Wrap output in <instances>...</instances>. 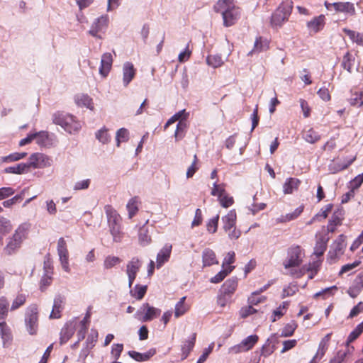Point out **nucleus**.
I'll use <instances>...</instances> for the list:
<instances>
[{
  "label": "nucleus",
  "instance_id": "obj_2",
  "mask_svg": "<svg viewBox=\"0 0 363 363\" xmlns=\"http://www.w3.org/2000/svg\"><path fill=\"white\" fill-rule=\"evenodd\" d=\"M52 121L71 134L77 133L82 128L80 122L74 116L61 111L53 114Z\"/></svg>",
  "mask_w": 363,
  "mask_h": 363
},
{
  "label": "nucleus",
  "instance_id": "obj_20",
  "mask_svg": "<svg viewBox=\"0 0 363 363\" xmlns=\"http://www.w3.org/2000/svg\"><path fill=\"white\" fill-rule=\"evenodd\" d=\"M363 289V272L358 274L353 281L352 285L349 288L347 293L352 297L355 298Z\"/></svg>",
  "mask_w": 363,
  "mask_h": 363
},
{
  "label": "nucleus",
  "instance_id": "obj_32",
  "mask_svg": "<svg viewBox=\"0 0 363 363\" xmlns=\"http://www.w3.org/2000/svg\"><path fill=\"white\" fill-rule=\"evenodd\" d=\"M332 333L327 334L320 342L318 351L315 355V358L320 359L325 354L329 347L330 341Z\"/></svg>",
  "mask_w": 363,
  "mask_h": 363
},
{
  "label": "nucleus",
  "instance_id": "obj_52",
  "mask_svg": "<svg viewBox=\"0 0 363 363\" xmlns=\"http://www.w3.org/2000/svg\"><path fill=\"white\" fill-rule=\"evenodd\" d=\"M289 306L288 301H284L277 309L273 312L272 322H275L277 319L281 318L286 313Z\"/></svg>",
  "mask_w": 363,
  "mask_h": 363
},
{
  "label": "nucleus",
  "instance_id": "obj_35",
  "mask_svg": "<svg viewBox=\"0 0 363 363\" xmlns=\"http://www.w3.org/2000/svg\"><path fill=\"white\" fill-rule=\"evenodd\" d=\"M186 298V296L182 297L175 305L174 317L176 318L182 316L190 309V306L185 303Z\"/></svg>",
  "mask_w": 363,
  "mask_h": 363
},
{
  "label": "nucleus",
  "instance_id": "obj_60",
  "mask_svg": "<svg viewBox=\"0 0 363 363\" xmlns=\"http://www.w3.org/2000/svg\"><path fill=\"white\" fill-rule=\"evenodd\" d=\"M26 302V296L23 294H18L13 301L11 311H15L23 306Z\"/></svg>",
  "mask_w": 363,
  "mask_h": 363
},
{
  "label": "nucleus",
  "instance_id": "obj_18",
  "mask_svg": "<svg viewBox=\"0 0 363 363\" xmlns=\"http://www.w3.org/2000/svg\"><path fill=\"white\" fill-rule=\"evenodd\" d=\"M330 238L327 234L317 235V240L314 247V255L317 257L323 255L328 246Z\"/></svg>",
  "mask_w": 363,
  "mask_h": 363
},
{
  "label": "nucleus",
  "instance_id": "obj_4",
  "mask_svg": "<svg viewBox=\"0 0 363 363\" xmlns=\"http://www.w3.org/2000/svg\"><path fill=\"white\" fill-rule=\"evenodd\" d=\"M293 9V2L291 0L283 1L275 10L271 17V24L273 27H281L288 21Z\"/></svg>",
  "mask_w": 363,
  "mask_h": 363
},
{
  "label": "nucleus",
  "instance_id": "obj_13",
  "mask_svg": "<svg viewBox=\"0 0 363 363\" xmlns=\"http://www.w3.org/2000/svg\"><path fill=\"white\" fill-rule=\"evenodd\" d=\"M57 253L60 257V260L62 268L66 272H69V253L67 248V242L63 238H60L57 242Z\"/></svg>",
  "mask_w": 363,
  "mask_h": 363
},
{
  "label": "nucleus",
  "instance_id": "obj_49",
  "mask_svg": "<svg viewBox=\"0 0 363 363\" xmlns=\"http://www.w3.org/2000/svg\"><path fill=\"white\" fill-rule=\"evenodd\" d=\"M186 128V121L184 120H180L177 123V128L174 133V138L177 141L182 140L184 137Z\"/></svg>",
  "mask_w": 363,
  "mask_h": 363
},
{
  "label": "nucleus",
  "instance_id": "obj_39",
  "mask_svg": "<svg viewBox=\"0 0 363 363\" xmlns=\"http://www.w3.org/2000/svg\"><path fill=\"white\" fill-rule=\"evenodd\" d=\"M139 198L138 196H134L129 200L126 205V208L128 212V218H132L133 216L136 215L139 210Z\"/></svg>",
  "mask_w": 363,
  "mask_h": 363
},
{
  "label": "nucleus",
  "instance_id": "obj_25",
  "mask_svg": "<svg viewBox=\"0 0 363 363\" xmlns=\"http://www.w3.org/2000/svg\"><path fill=\"white\" fill-rule=\"evenodd\" d=\"M236 219L237 216L235 210L230 211L225 216L222 217L223 228L225 232L230 231L233 228L235 227Z\"/></svg>",
  "mask_w": 363,
  "mask_h": 363
},
{
  "label": "nucleus",
  "instance_id": "obj_5",
  "mask_svg": "<svg viewBox=\"0 0 363 363\" xmlns=\"http://www.w3.org/2000/svg\"><path fill=\"white\" fill-rule=\"evenodd\" d=\"M24 322L26 330L30 335L38 333L39 325V311L36 304L27 307L25 312Z\"/></svg>",
  "mask_w": 363,
  "mask_h": 363
},
{
  "label": "nucleus",
  "instance_id": "obj_56",
  "mask_svg": "<svg viewBox=\"0 0 363 363\" xmlns=\"http://www.w3.org/2000/svg\"><path fill=\"white\" fill-rule=\"evenodd\" d=\"M260 294L254 291L251 294V295L247 298V302L249 304H253L254 306H257L259 303H264L267 300V297L265 296H259Z\"/></svg>",
  "mask_w": 363,
  "mask_h": 363
},
{
  "label": "nucleus",
  "instance_id": "obj_62",
  "mask_svg": "<svg viewBox=\"0 0 363 363\" xmlns=\"http://www.w3.org/2000/svg\"><path fill=\"white\" fill-rule=\"evenodd\" d=\"M121 262V259L118 257L110 255L105 258L104 262V267L105 269H111L120 264Z\"/></svg>",
  "mask_w": 363,
  "mask_h": 363
},
{
  "label": "nucleus",
  "instance_id": "obj_11",
  "mask_svg": "<svg viewBox=\"0 0 363 363\" xmlns=\"http://www.w3.org/2000/svg\"><path fill=\"white\" fill-rule=\"evenodd\" d=\"M109 18L107 15H103L98 18L91 25L89 33L96 38H101L99 33L103 32L108 27Z\"/></svg>",
  "mask_w": 363,
  "mask_h": 363
},
{
  "label": "nucleus",
  "instance_id": "obj_57",
  "mask_svg": "<svg viewBox=\"0 0 363 363\" xmlns=\"http://www.w3.org/2000/svg\"><path fill=\"white\" fill-rule=\"evenodd\" d=\"M206 62L213 67H219L223 64L222 57L218 55H210L206 58Z\"/></svg>",
  "mask_w": 363,
  "mask_h": 363
},
{
  "label": "nucleus",
  "instance_id": "obj_15",
  "mask_svg": "<svg viewBox=\"0 0 363 363\" xmlns=\"http://www.w3.org/2000/svg\"><path fill=\"white\" fill-rule=\"evenodd\" d=\"M325 25V17L321 14L314 17L313 19L307 22V28L311 32L317 33L323 29Z\"/></svg>",
  "mask_w": 363,
  "mask_h": 363
},
{
  "label": "nucleus",
  "instance_id": "obj_54",
  "mask_svg": "<svg viewBox=\"0 0 363 363\" xmlns=\"http://www.w3.org/2000/svg\"><path fill=\"white\" fill-rule=\"evenodd\" d=\"M259 337L257 335H252L245 338L242 342L244 350L248 351L251 350L257 342Z\"/></svg>",
  "mask_w": 363,
  "mask_h": 363
},
{
  "label": "nucleus",
  "instance_id": "obj_51",
  "mask_svg": "<svg viewBox=\"0 0 363 363\" xmlns=\"http://www.w3.org/2000/svg\"><path fill=\"white\" fill-rule=\"evenodd\" d=\"M226 184L224 183L218 184L215 182L211 189V194L213 196L220 197L222 195L226 193L225 191Z\"/></svg>",
  "mask_w": 363,
  "mask_h": 363
},
{
  "label": "nucleus",
  "instance_id": "obj_45",
  "mask_svg": "<svg viewBox=\"0 0 363 363\" xmlns=\"http://www.w3.org/2000/svg\"><path fill=\"white\" fill-rule=\"evenodd\" d=\"M13 229V225L8 218L0 216V236L9 234Z\"/></svg>",
  "mask_w": 363,
  "mask_h": 363
},
{
  "label": "nucleus",
  "instance_id": "obj_38",
  "mask_svg": "<svg viewBox=\"0 0 363 363\" xmlns=\"http://www.w3.org/2000/svg\"><path fill=\"white\" fill-rule=\"evenodd\" d=\"M44 269L45 270V274L43 276L40 281V289L42 291H44L46 288L50 286L52 283V278L50 274V266L47 264L46 262L44 263Z\"/></svg>",
  "mask_w": 363,
  "mask_h": 363
},
{
  "label": "nucleus",
  "instance_id": "obj_6",
  "mask_svg": "<svg viewBox=\"0 0 363 363\" xmlns=\"http://www.w3.org/2000/svg\"><path fill=\"white\" fill-rule=\"evenodd\" d=\"M305 256L304 250L300 245H293L287 250V257L283 262L285 269L299 267Z\"/></svg>",
  "mask_w": 363,
  "mask_h": 363
},
{
  "label": "nucleus",
  "instance_id": "obj_64",
  "mask_svg": "<svg viewBox=\"0 0 363 363\" xmlns=\"http://www.w3.org/2000/svg\"><path fill=\"white\" fill-rule=\"evenodd\" d=\"M220 206L223 208H228L234 203V199L227 192L218 198Z\"/></svg>",
  "mask_w": 363,
  "mask_h": 363
},
{
  "label": "nucleus",
  "instance_id": "obj_36",
  "mask_svg": "<svg viewBox=\"0 0 363 363\" xmlns=\"http://www.w3.org/2000/svg\"><path fill=\"white\" fill-rule=\"evenodd\" d=\"M304 206L303 205L298 206L292 213L282 215L277 218V223H287L296 219L303 211Z\"/></svg>",
  "mask_w": 363,
  "mask_h": 363
},
{
  "label": "nucleus",
  "instance_id": "obj_9",
  "mask_svg": "<svg viewBox=\"0 0 363 363\" xmlns=\"http://www.w3.org/2000/svg\"><path fill=\"white\" fill-rule=\"evenodd\" d=\"M346 246V236L340 235L333 243L332 249L328 252L329 258L334 260L340 257L343 255Z\"/></svg>",
  "mask_w": 363,
  "mask_h": 363
},
{
  "label": "nucleus",
  "instance_id": "obj_61",
  "mask_svg": "<svg viewBox=\"0 0 363 363\" xmlns=\"http://www.w3.org/2000/svg\"><path fill=\"white\" fill-rule=\"evenodd\" d=\"M219 221V215L217 214L213 218H211L206 223V229L208 233L213 234L217 231Z\"/></svg>",
  "mask_w": 363,
  "mask_h": 363
},
{
  "label": "nucleus",
  "instance_id": "obj_21",
  "mask_svg": "<svg viewBox=\"0 0 363 363\" xmlns=\"http://www.w3.org/2000/svg\"><path fill=\"white\" fill-rule=\"evenodd\" d=\"M269 48V41L262 36L256 38L252 50L248 52V55H252L255 53H259L267 51Z\"/></svg>",
  "mask_w": 363,
  "mask_h": 363
},
{
  "label": "nucleus",
  "instance_id": "obj_43",
  "mask_svg": "<svg viewBox=\"0 0 363 363\" xmlns=\"http://www.w3.org/2000/svg\"><path fill=\"white\" fill-rule=\"evenodd\" d=\"M342 31L350 38L352 43L359 46H363V37L359 33L347 28H343Z\"/></svg>",
  "mask_w": 363,
  "mask_h": 363
},
{
  "label": "nucleus",
  "instance_id": "obj_8",
  "mask_svg": "<svg viewBox=\"0 0 363 363\" xmlns=\"http://www.w3.org/2000/svg\"><path fill=\"white\" fill-rule=\"evenodd\" d=\"M51 164L52 160L48 156L39 152L32 154L29 157V162H27L29 171L31 167L40 169L49 167Z\"/></svg>",
  "mask_w": 363,
  "mask_h": 363
},
{
  "label": "nucleus",
  "instance_id": "obj_44",
  "mask_svg": "<svg viewBox=\"0 0 363 363\" xmlns=\"http://www.w3.org/2000/svg\"><path fill=\"white\" fill-rule=\"evenodd\" d=\"M147 290V286L136 284L130 291V296L137 300H141L145 296Z\"/></svg>",
  "mask_w": 363,
  "mask_h": 363
},
{
  "label": "nucleus",
  "instance_id": "obj_22",
  "mask_svg": "<svg viewBox=\"0 0 363 363\" xmlns=\"http://www.w3.org/2000/svg\"><path fill=\"white\" fill-rule=\"evenodd\" d=\"M203 267H211L214 264H218L215 252L210 249L206 248L202 252Z\"/></svg>",
  "mask_w": 363,
  "mask_h": 363
},
{
  "label": "nucleus",
  "instance_id": "obj_42",
  "mask_svg": "<svg viewBox=\"0 0 363 363\" xmlns=\"http://www.w3.org/2000/svg\"><path fill=\"white\" fill-rule=\"evenodd\" d=\"M196 333H193L192 336L187 340H186L182 346V351L183 359L187 357L190 352L194 347L196 342Z\"/></svg>",
  "mask_w": 363,
  "mask_h": 363
},
{
  "label": "nucleus",
  "instance_id": "obj_31",
  "mask_svg": "<svg viewBox=\"0 0 363 363\" xmlns=\"http://www.w3.org/2000/svg\"><path fill=\"white\" fill-rule=\"evenodd\" d=\"M0 333L4 345H9L13 340V335L10 328L5 321H0Z\"/></svg>",
  "mask_w": 363,
  "mask_h": 363
},
{
  "label": "nucleus",
  "instance_id": "obj_59",
  "mask_svg": "<svg viewBox=\"0 0 363 363\" xmlns=\"http://www.w3.org/2000/svg\"><path fill=\"white\" fill-rule=\"evenodd\" d=\"M333 207V205L332 203L328 204V205L325 206L324 207H323L320 209V212L318 213L312 218L310 223H311L316 219L318 220L320 217H322L323 219H325L328 216L329 213L332 211Z\"/></svg>",
  "mask_w": 363,
  "mask_h": 363
},
{
  "label": "nucleus",
  "instance_id": "obj_47",
  "mask_svg": "<svg viewBox=\"0 0 363 363\" xmlns=\"http://www.w3.org/2000/svg\"><path fill=\"white\" fill-rule=\"evenodd\" d=\"M97 339L98 333L96 330H94L93 333L88 336L86 341V349L82 350V351L85 357L87 355L89 350L94 347L95 343L97 342Z\"/></svg>",
  "mask_w": 363,
  "mask_h": 363
},
{
  "label": "nucleus",
  "instance_id": "obj_30",
  "mask_svg": "<svg viewBox=\"0 0 363 363\" xmlns=\"http://www.w3.org/2000/svg\"><path fill=\"white\" fill-rule=\"evenodd\" d=\"M128 354L132 359L137 362H145L149 360L156 354V350L150 349L145 353H140L136 351H129Z\"/></svg>",
  "mask_w": 363,
  "mask_h": 363
},
{
  "label": "nucleus",
  "instance_id": "obj_46",
  "mask_svg": "<svg viewBox=\"0 0 363 363\" xmlns=\"http://www.w3.org/2000/svg\"><path fill=\"white\" fill-rule=\"evenodd\" d=\"M9 301L6 296L0 297V321H5L9 314Z\"/></svg>",
  "mask_w": 363,
  "mask_h": 363
},
{
  "label": "nucleus",
  "instance_id": "obj_34",
  "mask_svg": "<svg viewBox=\"0 0 363 363\" xmlns=\"http://www.w3.org/2000/svg\"><path fill=\"white\" fill-rule=\"evenodd\" d=\"M303 138L306 142L311 144H314L320 140L321 135L318 131L311 128L308 130H304L303 132Z\"/></svg>",
  "mask_w": 363,
  "mask_h": 363
},
{
  "label": "nucleus",
  "instance_id": "obj_16",
  "mask_svg": "<svg viewBox=\"0 0 363 363\" xmlns=\"http://www.w3.org/2000/svg\"><path fill=\"white\" fill-rule=\"evenodd\" d=\"M113 58L109 52L104 53L101 57V65L99 67V74L103 77H106L111 71L112 67Z\"/></svg>",
  "mask_w": 363,
  "mask_h": 363
},
{
  "label": "nucleus",
  "instance_id": "obj_37",
  "mask_svg": "<svg viewBox=\"0 0 363 363\" xmlns=\"http://www.w3.org/2000/svg\"><path fill=\"white\" fill-rule=\"evenodd\" d=\"M235 267V266H229L226 268H224L218 273H217L214 277H211L210 281L213 284H218L221 282L228 274H230L234 270Z\"/></svg>",
  "mask_w": 363,
  "mask_h": 363
},
{
  "label": "nucleus",
  "instance_id": "obj_50",
  "mask_svg": "<svg viewBox=\"0 0 363 363\" xmlns=\"http://www.w3.org/2000/svg\"><path fill=\"white\" fill-rule=\"evenodd\" d=\"M109 231L111 235L113 236V240L116 242H121L123 238V233L121 231V225L108 226Z\"/></svg>",
  "mask_w": 363,
  "mask_h": 363
},
{
  "label": "nucleus",
  "instance_id": "obj_14",
  "mask_svg": "<svg viewBox=\"0 0 363 363\" xmlns=\"http://www.w3.org/2000/svg\"><path fill=\"white\" fill-rule=\"evenodd\" d=\"M104 211L107 217L108 226L121 225V217L111 205H106Z\"/></svg>",
  "mask_w": 363,
  "mask_h": 363
},
{
  "label": "nucleus",
  "instance_id": "obj_10",
  "mask_svg": "<svg viewBox=\"0 0 363 363\" xmlns=\"http://www.w3.org/2000/svg\"><path fill=\"white\" fill-rule=\"evenodd\" d=\"M141 265V261L136 257H133L131 260L128 262L126 266V274L128 277V285L130 288H131Z\"/></svg>",
  "mask_w": 363,
  "mask_h": 363
},
{
  "label": "nucleus",
  "instance_id": "obj_40",
  "mask_svg": "<svg viewBox=\"0 0 363 363\" xmlns=\"http://www.w3.org/2000/svg\"><path fill=\"white\" fill-rule=\"evenodd\" d=\"M233 0H218L214 5V11L217 13H224L225 11L229 10L234 7Z\"/></svg>",
  "mask_w": 363,
  "mask_h": 363
},
{
  "label": "nucleus",
  "instance_id": "obj_63",
  "mask_svg": "<svg viewBox=\"0 0 363 363\" xmlns=\"http://www.w3.org/2000/svg\"><path fill=\"white\" fill-rule=\"evenodd\" d=\"M350 103L352 106H363V91H356L353 93L350 99Z\"/></svg>",
  "mask_w": 363,
  "mask_h": 363
},
{
  "label": "nucleus",
  "instance_id": "obj_26",
  "mask_svg": "<svg viewBox=\"0 0 363 363\" xmlns=\"http://www.w3.org/2000/svg\"><path fill=\"white\" fill-rule=\"evenodd\" d=\"M65 298L61 296H57L54 299L52 310L50 315V318L55 319L61 317V312L64 308Z\"/></svg>",
  "mask_w": 363,
  "mask_h": 363
},
{
  "label": "nucleus",
  "instance_id": "obj_27",
  "mask_svg": "<svg viewBox=\"0 0 363 363\" xmlns=\"http://www.w3.org/2000/svg\"><path fill=\"white\" fill-rule=\"evenodd\" d=\"M301 182L299 179L289 177L286 179L283 185V192L284 194H291L294 191H297Z\"/></svg>",
  "mask_w": 363,
  "mask_h": 363
},
{
  "label": "nucleus",
  "instance_id": "obj_41",
  "mask_svg": "<svg viewBox=\"0 0 363 363\" xmlns=\"http://www.w3.org/2000/svg\"><path fill=\"white\" fill-rule=\"evenodd\" d=\"M29 171L27 163H20L13 167H6L4 169L5 173L22 174L28 173Z\"/></svg>",
  "mask_w": 363,
  "mask_h": 363
},
{
  "label": "nucleus",
  "instance_id": "obj_28",
  "mask_svg": "<svg viewBox=\"0 0 363 363\" xmlns=\"http://www.w3.org/2000/svg\"><path fill=\"white\" fill-rule=\"evenodd\" d=\"M147 223L148 220H147L146 223L141 226L138 230V240L140 245L142 246H147L152 242L151 235L148 227L147 226Z\"/></svg>",
  "mask_w": 363,
  "mask_h": 363
},
{
  "label": "nucleus",
  "instance_id": "obj_48",
  "mask_svg": "<svg viewBox=\"0 0 363 363\" xmlns=\"http://www.w3.org/2000/svg\"><path fill=\"white\" fill-rule=\"evenodd\" d=\"M354 62V57L350 52H347L342 57L341 66L343 69H346L349 73H351Z\"/></svg>",
  "mask_w": 363,
  "mask_h": 363
},
{
  "label": "nucleus",
  "instance_id": "obj_12",
  "mask_svg": "<svg viewBox=\"0 0 363 363\" xmlns=\"http://www.w3.org/2000/svg\"><path fill=\"white\" fill-rule=\"evenodd\" d=\"M223 25L230 27L236 23L240 17V9L236 6L222 13Z\"/></svg>",
  "mask_w": 363,
  "mask_h": 363
},
{
  "label": "nucleus",
  "instance_id": "obj_58",
  "mask_svg": "<svg viewBox=\"0 0 363 363\" xmlns=\"http://www.w3.org/2000/svg\"><path fill=\"white\" fill-rule=\"evenodd\" d=\"M298 325L296 321L292 320L290 323H287L283 328L281 332V336L283 337H290L293 335L295 330L296 329Z\"/></svg>",
  "mask_w": 363,
  "mask_h": 363
},
{
  "label": "nucleus",
  "instance_id": "obj_23",
  "mask_svg": "<svg viewBox=\"0 0 363 363\" xmlns=\"http://www.w3.org/2000/svg\"><path fill=\"white\" fill-rule=\"evenodd\" d=\"M172 246L170 244H165L157 255V267H161L165 262H168L172 252Z\"/></svg>",
  "mask_w": 363,
  "mask_h": 363
},
{
  "label": "nucleus",
  "instance_id": "obj_33",
  "mask_svg": "<svg viewBox=\"0 0 363 363\" xmlns=\"http://www.w3.org/2000/svg\"><path fill=\"white\" fill-rule=\"evenodd\" d=\"M74 326L72 323L65 324L60 332V344L62 345L67 342L74 335Z\"/></svg>",
  "mask_w": 363,
  "mask_h": 363
},
{
  "label": "nucleus",
  "instance_id": "obj_17",
  "mask_svg": "<svg viewBox=\"0 0 363 363\" xmlns=\"http://www.w3.org/2000/svg\"><path fill=\"white\" fill-rule=\"evenodd\" d=\"M333 9L337 13H343L350 16H354L356 13L355 7L354 4L347 2H335L333 3Z\"/></svg>",
  "mask_w": 363,
  "mask_h": 363
},
{
  "label": "nucleus",
  "instance_id": "obj_1",
  "mask_svg": "<svg viewBox=\"0 0 363 363\" xmlns=\"http://www.w3.org/2000/svg\"><path fill=\"white\" fill-rule=\"evenodd\" d=\"M29 225L22 223L16 229L14 233L8 239L4 252L7 255L16 253L21 247L23 241L27 238Z\"/></svg>",
  "mask_w": 363,
  "mask_h": 363
},
{
  "label": "nucleus",
  "instance_id": "obj_29",
  "mask_svg": "<svg viewBox=\"0 0 363 363\" xmlns=\"http://www.w3.org/2000/svg\"><path fill=\"white\" fill-rule=\"evenodd\" d=\"M74 101L78 106L86 107L90 110L94 109L92 99L87 94H78L74 96Z\"/></svg>",
  "mask_w": 363,
  "mask_h": 363
},
{
  "label": "nucleus",
  "instance_id": "obj_7",
  "mask_svg": "<svg viewBox=\"0 0 363 363\" xmlns=\"http://www.w3.org/2000/svg\"><path fill=\"white\" fill-rule=\"evenodd\" d=\"M161 310L160 308L151 306L149 303H143L137 311L135 315L142 322L151 321L160 316Z\"/></svg>",
  "mask_w": 363,
  "mask_h": 363
},
{
  "label": "nucleus",
  "instance_id": "obj_24",
  "mask_svg": "<svg viewBox=\"0 0 363 363\" xmlns=\"http://www.w3.org/2000/svg\"><path fill=\"white\" fill-rule=\"evenodd\" d=\"M136 74V70L131 62H127L124 64L123 67V82L125 86H127L129 83L133 79Z\"/></svg>",
  "mask_w": 363,
  "mask_h": 363
},
{
  "label": "nucleus",
  "instance_id": "obj_53",
  "mask_svg": "<svg viewBox=\"0 0 363 363\" xmlns=\"http://www.w3.org/2000/svg\"><path fill=\"white\" fill-rule=\"evenodd\" d=\"M26 152H13L9 155L1 157L0 161L6 163L16 162L26 157Z\"/></svg>",
  "mask_w": 363,
  "mask_h": 363
},
{
  "label": "nucleus",
  "instance_id": "obj_55",
  "mask_svg": "<svg viewBox=\"0 0 363 363\" xmlns=\"http://www.w3.org/2000/svg\"><path fill=\"white\" fill-rule=\"evenodd\" d=\"M363 333V322L359 323L355 329L350 333L347 340V347L349 344L355 340Z\"/></svg>",
  "mask_w": 363,
  "mask_h": 363
},
{
  "label": "nucleus",
  "instance_id": "obj_19",
  "mask_svg": "<svg viewBox=\"0 0 363 363\" xmlns=\"http://www.w3.org/2000/svg\"><path fill=\"white\" fill-rule=\"evenodd\" d=\"M343 219L344 217L342 211L338 210L335 211L327 225V233H334L336 228L342 225Z\"/></svg>",
  "mask_w": 363,
  "mask_h": 363
},
{
  "label": "nucleus",
  "instance_id": "obj_3",
  "mask_svg": "<svg viewBox=\"0 0 363 363\" xmlns=\"http://www.w3.org/2000/svg\"><path fill=\"white\" fill-rule=\"evenodd\" d=\"M238 286V279L232 277L228 279L221 286L218 296V303L224 307L231 299Z\"/></svg>",
  "mask_w": 363,
  "mask_h": 363
}]
</instances>
